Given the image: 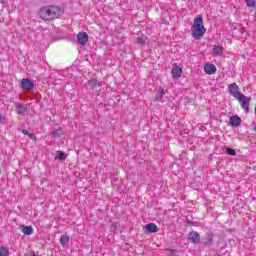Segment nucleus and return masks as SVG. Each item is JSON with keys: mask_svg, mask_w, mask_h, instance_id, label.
I'll return each instance as SVG.
<instances>
[{"mask_svg": "<svg viewBox=\"0 0 256 256\" xmlns=\"http://www.w3.org/2000/svg\"><path fill=\"white\" fill-rule=\"evenodd\" d=\"M69 241H71V238L68 234H64L60 237V244L62 247H69Z\"/></svg>", "mask_w": 256, "mask_h": 256, "instance_id": "nucleus-12", "label": "nucleus"}, {"mask_svg": "<svg viewBox=\"0 0 256 256\" xmlns=\"http://www.w3.org/2000/svg\"><path fill=\"white\" fill-rule=\"evenodd\" d=\"M230 125H232V127H239V125H241V118L239 116L230 117Z\"/></svg>", "mask_w": 256, "mask_h": 256, "instance_id": "nucleus-14", "label": "nucleus"}, {"mask_svg": "<svg viewBox=\"0 0 256 256\" xmlns=\"http://www.w3.org/2000/svg\"><path fill=\"white\" fill-rule=\"evenodd\" d=\"M0 123H2L3 125H5V123H7L5 116L0 115Z\"/></svg>", "mask_w": 256, "mask_h": 256, "instance_id": "nucleus-26", "label": "nucleus"}, {"mask_svg": "<svg viewBox=\"0 0 256 256\" xmlns=\"http://www.w3.org/2000/svg\"><path fill=\"white\" fill-rule=\"evenodd\" d=\"M236 101H238L242 107V109L245 111V113H249V106L251 105V98L245 96V94L240 95L236 98Z\"/></svg>", "mask_w": 256, "mask_h": 256, "instance_id": "nucleus-3", "label": "nucleus"}, {"mask_svg": "<svg viewBox=\"0 0 256 256\" xmlns=\"http://www.w3.org/2000/svg\"><path fill=\"white\" fill-rule=\"evenodd\" d=\"M191 31H192L193 39H196L197 41L205 37V33L207 32V29H205V26L203 25L202 15H198L195 17L194 24L191 27Z\"/></svg>", "mask_w": 256, "mask_h": 256, "instance_id": "nucleus-2", "label": "nucleus"}, {"mask_svg": "<svg viewBox=\"0 0 256 256\" xmlns=\"http://www.w3.org/2000/svg\"><path fill=\"white\" fill-rule=\"evenodd\" d=\"M171 73H172L173 79H179L181 75H183V69L178 65H174Z\"/></svg>", "mask_w": 256, "mask_h": 256, "instance_id": "nucleus-9", "label": "nucleus"}, {"mask_svg": "<svg viewBox=\"0 0 256 256\" xmlns=\"http://www.w3.org/2000/svg\"><path fill=\"white\" fill-rule=\"evenodd\" d=\"M20 87L24 91H31V89L35 88V82L29 78H23L20 83Z\"/></svg>", "mask_w": 256, "mask_h": 256, "instance_id": "nucleus-4", "label": "nucleus"}, {"mask_svg": "<svg viewBox=\"0 0 256 256\" xmlns=\"http://www.w3.org/2000/svg\"><path fill=\"white\" fill-rule=\"evenodd\" d=\"M228 93H230L234 99H237V97L243 94L239 91V85L235 82L228 85Z\"/></svg>", "mask_w": 256, "mask_h": 256, "instance_id": "nucleus-5", "label": "nucleus"}, {"mask_svg": "<svg viewBox=\"0 0 256 256\" xmlns=\"http://www.w3.org/2000/svg\"><path fill=\"white\" fill-rule=\"evenodd\" d=\"M88 83L92 89H95V87H97V85H99V87H101V83L97 82V80H95V79L89 80Z\"/></svg>", "mask_w": 256, "mask_h": 256, "instance_id": "nucleus-19", "label": "nucleus"}, {"mask_svg": "<svg viewBox=\"0 0 256 256\" xmlns=\"http://www.w3.org/2000/svg\"><path fill=\"white\" fill-rule=\"evenodd\" d=\"M58 159H60L61 161H65V159H67V154H65V152H58Z\"/></svg>", "mask_w": 256, "mask_h": 256, "instance_id": "nucleus-24", "label": "nucleus"}, {"mask_svg": "<svg viewBox=\"0 0 256 256\" xmlns=\"http://www.w3.org/2000/svg\"><path fill=\"white\" fill-rule=\"evenodd\" d=\"M238 31L241 35V39H247V30H245V28H240Z\"/></svg>", "mask_w": 256, "mask_h": 256, "instance_id": "nucleus-22", "label": "nucleus"}, {"mask_svg": "<svg viewBox=\"0 0 256 256\" xmlns=\"http://www.w3.org/2000/svg\"><path fill=\"white\" fill-rule=\"evenodd\" d=\"M77 41L79 45L85 46L89 41V35L87 32H79L77 35Z\"/></svg>", "mask_w": 256, "mask_h": 256, "instance_id": "nucleus-6", "label": "nucleus"}, {"mask_svg": "<svg viewBox=\"0 0 256 256\" xmlns=\"http://www.w3.org/2000/svg\"><path fill=\"white\" fill-rule=\"evenodd\" d=\"M17 114L18 115H24L27 111V107L23 106V105H18L16 108Z\"/></svg>", "mask_w": 256, "mask_h": 256, "instance_id": "nucleus-18", "label": "nucleus"}, {"mask_svg": "<svg viewBox=\"0 0 256 256\" xmlns=\"http://www.w3.org/2000/svg\"><path fill=\"white\" fill-rule=\"evenodd\" d=\"M226 153L227 155H231V157H235V155H237V152L233 148H227Z\"/></svg>", "mask_w": 256, "mask_h": 256, "instance_id": "nucleus-23", "label": "nucleus"}, {"mask_svg": "<svg viewBox=\"0 0 256 256\" xmlns=\"http://www.w3.org/2000/svg\"><path fill=\"white\" fill-rule=\"evenodd\" d=\"M247 7L256 9V0H245Z\"/></svg>", "mask_w": 256, "mask_h": 256, "instance_id": "nucleus-20", "label": "nucleus"}, {"mask_svg": "<svg viewBox=\"0 0 256 256\" xmlns=\"http://www.w3.org/2000/svg\"><path fill=\"white\" fill-rule=\"evenodd\" d=\"M22 133H23V135H29V131H27V130H22Z\"/></svg>", "mask_w": 256, "mask_h": 256, "instance_id": "nucleus-28", "label": "nucleus"}, {"mask_svg": "<svg viewBox=\"0 0 256 256\" xmlns=\"http://www.w3.org/2000/svg\"><path fill=\"white\" fill-rule=\"evenodd\" d=\"M204 71L206 75H215L217 73V67L214 64H205Z\"/></svg>", "mask_w": 256, "mask_h": 256, "instance_id": "nucleus-8", "label": "nucleus"}, {"mask_svg": "<svg viewBox=\"0 0 256 256\" xmlns=\"http://www.w3.org/2000/svg\"><path fill=\"white\" fill-rule=\"evenodd\" d=\"M22 233H24V235H33V227L32 226H22Z\"/></svg>", "mask_w": 256, "mask_h": 256, "instance_id": "nucleus-15", "label": "nucleus"}, {"mask_svg": "<svg viewBox=\"0 0 256 256\" xmlns=\"http://www.w3.org/2000/svg\"><path fill=\"white\" fill-rule=\"evenodd\" d=\"M204 245L211 247L213 245V234H208L207 237L204 239Z\"/></svg>", "mask_w": 256, "mask_h": 256, "instance_id": "nucleus-16", "label": "nucleus"}, {"mask_svg": "<svg viewBox=\"0 0 256 256\" xmlns=\"http://www.w3.org/2000/svg\"><path fill=\"white\" fill-rule=\"evenodd\" d=\"M145 233H157L159 231V228L156 226L155 223L147 224L144 227Z\"/></svg>", "mask_w": 256, "mask_h": 256, "instance_id": "nucleus-11", "label": "nucleus"}, {"mask_svg": "<svg viewBox=\"0 0 256 256\" xmlns=\"http://www.w3.org/2000/svg\"><path fill=\"white\" fill-rule=\"evenodd\" d=\"M38 15L44 21H52V19L60 17L61 8L57 6H44L39 10Z\"/></svg>", "mask_w": 256, "mask_h": 256, "instance_id": "nucleus-1", "label": "nucleus"}, {"mask_svg": "<svg viewBox=\"0 0 256 256\" xmlns=\"http://www.w3.org/2000/svg\"><path fill=\"white\" fill-rule=\"evenodd\" d=\"M0 256H9V249H7V247H1Z\"/></svg>", "mask_w": 256, "mask_h": 256, "instance_id": "nucleus-21", "label": "nucleus"}, {"mask_svg": "<svg viewBox=\"0 0 256 256\" xmlns=\"http://www.w3.org/2000/svg\"><path fill=\"white\" fill-rule=\"evenodd\" d=\"M28 137H29L30 139H35L34 134H31V133L28 134Z\"/></svg>", "mask_w": 256, "mask_h": 256, "instance_id": "nucleus-27", "label": "nucleus"}, {"mask_svg": "<svg viewBox=\"0 0 256 256\" xmlns=\"http://www.w3.org/2000/svg\"><path fill=\"white\" fill-rule=\"evenodd\" d=\"M224 48L221 45H213L212 46V55L214 57H220L223 54Z\"/></svg>", "mask_w": 256, "mask_h": 256, "instance_id": "nucleus-10", "label": "nucleus"}, {"mask_svg": "<svg viewBox=\"0 0 256 256\" xmlns=\"http://www.w3.org/2000/svg\"><path fill=\"white\" fill-rule=\"evenodd\" d=\"M51 137H54L55 139H59V137H61V135H63V130L61 129H57V130H53L50 133Z\"/></svg>", "mask_w": 256, "mask_h": 256, "instance_id": "nucleus-17", "label": "nucleus"}, {"mask_svg": "<svg viewBox=\"0 0 256 256\" xmlns=\"http://www.w3.org/2000/svg\"><path fill=\"white\" fill-rule=\"evenodd\" d=\"M165 88L159 87L156 93L155 101H163V96L165 95Z\"/></svg>", "mask_w": 256, "mask_h": 256, "instance_id": "nucleus-13", "label": "nucleus"}, {"mask_svg": "<svg viewBox=\"0 0 256 256\" xmlns=\"http://www.w3.org/2000/svg\"><path fill=\"white\" fill-rule=\"evenodd\" d=\"M146 41H147V38H145V37L138 38L139 45H145Z\"/></svg>", "mask_w": 256, "mask_h": 256, "instance_id": "nucleus-25", "label": "nucleus"}, {"mask_svg": "<svg viewBox=\"0 0 256 256\" xmlns=\"http://www.w3.org/2000/svg\"><path fill=\"white\" fill-rule=\"evenodd\" d=\"M188 240L194 245H197L201 243V235H199L196 231H192L188 234Z\"/></svg>", "mask_w": 256, "mask_h": 256, "instance_id": "nucleus-7", "label": "nucleus"}]
</instances>
